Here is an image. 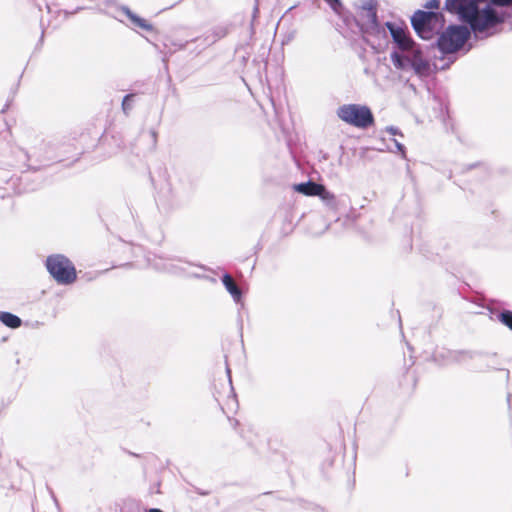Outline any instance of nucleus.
I'll use <instances>...</instances> for the list:
<instances>
[{"instance_id":"nucleus-5","label":"nucleus","mask_w":512,"mask_h":512,"mask_svg":"<svg viewBox=\"0 0 512 512\" xmlns=\"http://www.w3.org/2000/svg\"><path fill=\"white\" fill-rule=\"evenodd\" d=\"M391 61L395 68L406 70L412 67L417 74H422L428 69V63L422 58L420 51L416 48L406 54L393 52L391 54Z\"/></svg>"},{"instance_id":"nucleus-8","label":"nucleus","mask_w":512,"mask_h":512,"mask_svg":"<svg viewBox=\"0 0 512 512\" xmlns=\"http://www.w3.org/2000/svg\"><path fill=\"white\" fill-rule=\"evenodd\" d=\"M321 184H317L315 182H306V183H300L294 186V189L306 196H317L321 191Z\"/></svg>"},{"instance_id":"nucleus-13","label":"nucleus","mask_w":512,"mask_h":512,"mask_svg":"<svg viewBox=\"0 0 512 512\" xmlns=\"http://www.w3.org/2000/svg\"><path fill=\"white\" fill-rule=\"evenodd\" d=\"M501 321L512 329V312L506 311L501 314Z\"/></svg>"},{"instance_id":"nucleus-18","label":"nucleus","mask_w":512,"mask_h":512,"mask_svg":"<svg viewBox=\"0 0 512 512\" xmlns=\"http://www.w3.org/2000/svg\"><path fill=\"white\" fill-rule=\"evenodd\" d=\"M386 130L392 135L398 134V131L395 127H387Z\"/></svg>"},{"instance_id":"nucleus-10","label":"nucleus","mask_w":512,"mask_h":512,"mask_svg":"<svg viewBox=\"0 0 512 512\" xmlns=\"http://www.w3.org/2000/svg\"><path fill=\"white\" fill-rule=\"evenodd\" d=\"M0 321L7 327L15 329L21 326V319L12 313L9 312H1L0 313Z\"/></svg>"},{"instance_id":"nucleus-15","label":"nucleus","mask_w":512,"mask_h":512,"mask_svg":"<svg viewBox=\"0 0 512 512\" xmlns=\"http://www.w3.org/2000/svg\"><path fill=\"white\" fill-rule=\"evenodd\" d=\"M329 6L335 11L338 12L339 7L341 6L340 0H325Z\"/></svg>"},{"instance_id":"nucleus-9","label":"nucleus","mask_w":512,"mask_h":512,"mask_svg":"<svg viewBox=\"0 0 512 512\" xmlns=\"http://www.w3.org/2000/svg\"><path fill=\"white\" fill-rule=\"evenodd\" d=\"M223 284L225 286V288L227 289V291L231 294V296L233 297V299L236 301V302H239L240 299H241V291L240 289L237 287V285L235 284V282L233 281L232 277L228 274H225L223 276Z\"/></svg>"},{"instance_id":"nucleus-16","label":"nucleus","mask_w":512,"mask_h":512,"mask_svg":"<svg viewBox=\"0 0 512 512\" xmlns=\"http://www.w3.org/2000/svg\"><path fill=\"white\" fill-rule=\"evenodd\" d=\"M439 6V0H428L425 4V8L427 9H436Z\"/></svg>"},{"instance_id":"nucleus-12","label":"nucleus","mask_w":512,"mask_h":512,"mask_svg":"<svg viewBox=\"0 0 512 512\" xmlns=\"http://www.w3.org/2000/svg\"><path fill=\"white\" fill-rule=\"evenodd\" d=\"M319 192L320 193L317 196H319L324 203H326L329 206L335 205V195L326 190V188L323 185L321 186V191Z\"/></svg>"},{"instance_id":"nucleus-6","label":"nucleus","mask_w":512,"mask_h":512,"mask_svg":"<svg viewBox=\"0 0 512 512\" xmlns=\"http://www.w3.org/2000/svg\"><path fill=\"white\" fill-rule=\"evenodd\" d=\"M439 21V15L434 12L417 11L411 18L412 26L422 39H430Z\"/></svg>"},{"instance_id":"nucleus-17","label":"nucleus","mask_w":512,"mask_h":512,"mask_svg":"<svg viewBox=\"0 0 512 512\" xmlns=\"http://www.w3.org/2000/svg\"><path fill=\"white\" fill-rule=\"evenodd\" d=\"M395 142V146L397 148L398 151H400L401 153H404V146L399 143L397 140L394 141Z\"/></svg>"},{"instance_id":"nucleus-11","label":"nucleus","mask_w":512,"mask_h":512,"mask_svg":"<svg viewBox=\"0 0 512 512\" xmlns=\"http://www.w3.org/2000/svg\"><path fill=\"white\" fill-rule=\"evenodd\" d=\"M122 11L126 14V16L131 20V22L135 26L140 27L145 30L152 29V26L150 24H148L145 19L140 18L139 16H137L136 14L131 12L128 8L124 7V8H122Z\"/></svg>"},{"instance_id":"nucleus-4","label":"nucleus","mask_w":512,"mask_h":512,"mask_svg":"<svg viewBox=\"0 0 512 512\" xmlns=\"http://www.w3.org/2000/svg\"><path fill=\"white\" fill-rule=\"evenodd\" d=\"M470 34L466 26L451 25L438 38V47L443 53H454L465 45Z\"/></svg>"},{"instance_id":"nucleus-19","label":"nucleus","mask_w":512,"mask_h":512,"mask_svg":"<svg viewBox=\"0 0 512 512\" xmlns=\"http://www.w3.org/2000/svg\"><path fill=\"white\" fill-rule=\"evenodd\" d=\"M148 512H162V511L160 509L154 508V509H150Z\"/></svg>"},{"instance_id":"nucleus-14","label":"nucleus","mask_w":512,"mask_h":512,"mask_svg":"<svg viewBox=\"0 0 512 512\" xmlns=\"http://www.w3.org/2000/svg\"><path fill=\"white\" fill-rule=\"evenodd\" d=\"M131 99L132 95H126L122 102V108L125 112H127L131 108Z\"/></svg>"},{"instance_id":"nucleus-1","label":"nucleus","mask_w":512,"mask_h":512,"mask_svg":"<svg viewBox=\"0 0 512 512\" xmlns=\"http://www.w3.org/2000/svg\"><path fill=\"white\" fill-rule=\"evenodd\" d=\"M492 2L495 5L505 6L511 4L512 0H492ZM445 8L469 24L476 36L491 35V30L503 22V15L491 7L486 0H446Z\"/></svg>"},{"instance_id":"nucleus-2","label":"nucleus","mask_w":512,"mask_h":512,"mask_svg":"<svg viewBox=\"0 0 512 512\" xmlns=\"http://www.w3.org/2000/svg\"><path fill=\"white\" fill-rule=\"evenodd\" d=\"M336 114L343 122L360 129H365L374 122L370 108L365 105L344 104L337 109Z\"/></svg>"},{"instance_id":"nucleus-7","label":"nucleus","mask_w":512,"mask_h":512,"mask_svg":"<svg viewBox=\"0 0 512 512\" xmlns=\"http://www.w3.org/2000/svg\"><path fill=\"white\" fill-rule=\"evenodd\" d=\"M388 28L393 37V40L397 43L399 48L404 52L403 54L409 53L414 49V42L407 36L406 31L401 27L393 24H388Z\"/></svg>"},{"instance_id":"nucleus-3","label":"nucleus","mask_w":512,"mask_h":512,"mask_svg":"<svg viewBox=\"0 0 512 512\" xmlns=\"http://www.w3.org/2000/svg\"><path fill=\"white\" fill-rule=\"evenodd\" d=\"M46 267L51 276L60 284H72L77 273L73 263L64 255H51L46 260Z\"/></svg>"}]
</instances>
